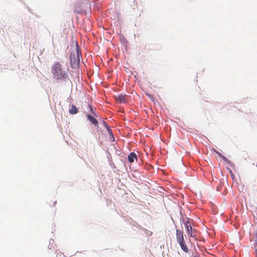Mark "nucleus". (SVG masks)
Here are the masks:
<instances>
[{"mask_svg":"<svg viewBox=\"0 0 257 257\" xmlns=\"http://www.w3.org/2000/svg\"><path fill=\"white\" fill-rule=\"evenodd\" d=\"M70 51L69 64L71 68L76 70V75L79 78L81 66L80 61L82 58L81 48L77 41L74 42L73 40H72Z\"/></svg>","mask_w":257,"mask_h":257,"instance_id":"f257e3e1","label":"nucleus"},{"mask_svg":"<svg viewBox=\"0 0 257 257\" xmlns=\"http://www.w3.org/2000/svg\"><path fill=\"white\" fill-rule=\"evenodd\" d=\"M62 65L59 62H55L51 66V72L53 78L56 82H62L64 85L68 88H72L73 84L71 80L68 77V74L62 69Z\"/></svg>","mask_w":257,"mask_h":257,"instance_id":"f03ea898","label":"nucleus"},{"mask_svg":"<svg viewBox=\"0 0 257 257\" xmlns=\"http://www.w3.org/2000/svg\"><path fill=\"white\" fill-rule=\"evenodd\" d=\"M89 112H85V117L88 121L90 122V124L93 125L97 128H99V122L97 118L98 117V114L96 112L94 106L88 104Z\"/></svg>","mask_w":257,"mask_h":257,"instance_id":"7ed1b4c3","label":"nucleus"},{"mask_svg":"<svg viewBox=\"0 0 257 257\" xmlns=\"http://www.w3.org/2000/svg\"><path fill=\"white\" fill-rule=\"evenodd\" d=\"M90 7L88 0H78L75 4L74 11L77 14L86 15L90 11Z\"/></svg>","mask_w":257,"mask_h":257,"instance_id":"20e7f679","label":"nucleus"},{"mask_svg":"<svg viewBox=\"0 0 257 257\" xmlns=\"http://www.w3.org/2000/svg\"><path fill=\"white\" fill-rule=\"evenodd\" d=\"M171 219L173 221V223H175L174 220L172 217H171ZM175 226L176 227V236L177 242L180 243L181 242L185 241L184 234L183 230L177 228V226L176 225H175Z\"/></svg>","mask_w":257,"mask_h":257,"instance_id":"39448f33","label":"nucleus"},{"mask_svg":"<svg viewBox=\"0 0 257 257\" xmlns=\"http://www.w3.org/2000/svg\"><path fill=\"white\" fill-rule=\"evenodd\" d=\"M185 228L186 233L189 237H192L194 238L195 239H197L196 234L194 233L196 230L194 228H193L191 224L190 225H186Z\"/></svg>","mask_w":257,"mask_h":257,"instance_id":"423d86ee","label":"nucleus"},{"mask_svg":"<svg viewBox=\"0 0 257 257\" xmlns=\"http://www.w3.org/2000/svg\"><path fill=\"white\" fill-rule=\"evenodd\" d=\"M68 111L70 114L74 115L79 111V107H77L73 104H70Z\"/></svg>","mask_w":257,"mask_h":257,"instance_id":"0eeeda50","label":"nucleus"},{"mask_svg":"<svg viewBox=\"0 0 257 257\" xmlns=\"http://www.w3.org/2000/svg\"><path fill=\"white\" fill-rule=\"evenodd\" d=\"M137 154L134 152H131L127 157L128 161L131 164L134 162L135 159H137Z\"/></svg>","mask_w":257,"mask_h":257,"instance_id":"6e6552de","label":"nucleus"},{"mask_svg":"<svg viewBox=\"0 0 257 257\" xmlns=\"http://www.w3.org/2000/svg\"><path fill=\"white\" fill-rule=\"evenodd\" d=\"M178 244L180 245V247L183 251L186 253H188L189 252V249L185 242V241L184 242H181L180 243H178Z\"/></svg>","mask_w":257,"mask_h":257,"instance_id":"1a4fd4ad","label":"nucleus"},{"mask_svg":"<svg viewBox=\"0 0 257 257\" xmlns=\"http://www.w3.org/2000/svg\"><path fill=\"white\" fill-rule=\"evenodd\" d=\"M120 42L125 48L126 47L128 41L123 35L120 36Z\"/></svg>","mask_w":257,"mask_h":257,"instance_id":"9d476101","label":"nucleus"},{"mask_svg":"<svg viewBox=\"0 0 257 257\" xmlns=\"http://www.w3.org/2000/svg\"><path fill=\"white\" fill-rule=\"evenodd\" d=\"M117 99L120 102L124 103L125 101V95L122 94H119L117 95Z\"/></svg>","mask_w":257,"mask_h":257,"instance_id":"9b49d317","label":"nucleus"},{"mask_svg":"<svg viewBox=\"0 0 257 257\" xmlns=\"http://www.w3.org/2000/svg\"><path fill=\"white\" fill-rule=\"evenodd\" d=\"M180 222H181V223H182L184 224V223L186 220L184 218L183 212H182V211L181 210H180Z\"/></svg>","mask_w":257,"mask_h":257,"instance_id":"f8f14e48","label":"nucleus"},{"mask_svg":"<svg viewBox=\"0 0 257 257\" xmlns=\"http://www.w3.org/2000/svg\"><path fill=\"white\" fill-rule=\"evenodd\" d=\"M223 182L220 181L219 184L217 186L216 190L219 192H221V189L223 187Z\"/></svg>","mask_w":257,"mask_h":257,"instance_id":"ddd939ff","label":"nucleus"},{"mask_svg":"<svg viewBox=\"0 0 257 257\" xmlns=\"http://www.w3.org/2000/svg\"><path fill=\"white\" fill-rule=\"evenodd\" d=\"M225 162L226 164L229 165L231 168H234L235 167V165L232 162H231L229 159H227V160L225 161Z\"/></svg>","mask_w":257,"mask_h":257,"instance_id":"4468645a","label":"nucleus"},{"mask_svg":"<svg viewBox=\"0 0 257 257\" xmlns=\"http://www.w3.org/2000/svg\"><path fill=\"white\" fill-rule=\"evenodd\" d=\"M225 162L226 164L229 165L231 168H234L235 167V165L232 162H231L229 159H227V160L225 161Z\"/></svg>","mask_w":257,"mask_h":257,"instance_id":"2eb2a0df","label":"nucleus"},{"mask_svg":"<svg viewBox=\"0 0 257 257\" xmlns=\"http://www.w3.org/2000/svg\"><path fill=\"white\" fill-rule=\"evenodd\" d=\"M109 141L111 142H113L115 141V137L113 135V134H110L109 135Z\"/></svg>","mask_w":257,"mask_h":257,"instance_id":"dca6fc26","label":"nucleus"},{"mask_svg":"<svg viewBox=\"0 0 257 257\" xmlns=\"http://www.w3.org/2000/svg\"><path fill=\"white\" fill-rule=\"evenodd\" d=\"M147 96L152 101H153L154 102H155L156 101V99L155 98H154V97L151 94H150V93H147Z\"/></svg>","mask_w":257,"mask_h":257,"instance_id":"f3484780","label":"nucleus"},{"mask_svg":"<svg viewBox=\"0 0 257 257\" xmlns=\"http://www.w3.org/2000/svg\"><path fill=\"white\" fill-rule=\"evenodd\" d=\"M106 126L107 127H106V128H105V129H106V131L108 132V135H109L110 134H113L110 127L109 125H107Z\"/></svg>","mask_w":257,"mask_h":257,"instance_id":"a211bd4d","label":"nucleus"},{"mask_svg":"<svg viewBox=\"0 0 257 257\" xmlns=\"http://www.w3.org/2000/svg\"><path fill=\"white\" fill-rule=\"evenodd\" d=\"M226 170L228 171L232 179L234 180V178L235 177V176H234L232 171H231V170L230 168H229L228 167H226Z\"/></svg>","mask_w":257,"mask_h":257,"instance_id":"6ab92c4d","label":"nucleus"},{"mask_svg":"<svg viewBox=\"0 0 257 257\" xmlns=\"http://www.w3.org/2000/svg\"><path fill=\"white\" fill-rule=\"evenodd\" d=\"M253 244H254L253 248H254L255 251L256 252H257V237H255V239L254 240V242Z\"/></svg>","mask_w":257,"mask_h":257,"instance_id":"aec40b11","label":"nucleus"},{"mask_svg":"<svg viewBox=\"0 0 257 257\" xmlns=\"http://www.w3.org/2000/svg\"><path fill=\"white\" fill-rule=\"evenodd\" d=\"M106 153L108 154V156L107 157V158L108 159V161L109 162H110V159H111L110 153L107 150H106Z\"/></svg>","mask_w":257,"mask_h":257,"instance_id":"412c9836","label":"nucleus"},{"mask_svg":"<svg viewBox=\"0 0 257 257\" xmlns=\"http://www.w3.org/2000/svg\"><path fill=\"white\" fill-rule=\"evenodd\" d=\"M215 153H216V154H217V155H218L220 158H221V157L222 156H223V155L222 154H221V153L220 152H219L218 151H215Z\"/></svg>","mask_w":257,"mask_h":257,"instance_id":"4be33fe9","label":"nucleus"},{"mask_svg":"<svg viewBox=\"0 0 257 257\" xmlns=\"http://www.w3.org/2000/svg\"><path fill=\"white\" fill-rule=\"evenodd\" d=\"M191 224L189 220H186L184 223V226L185 227L186 225H190Z\"/></svg>","mask_w":257,"mask_h":257,"instance_id":"5701e85b","label":"nucleus"},{"mask_svg":"<svg viewBox=\"0 0 257 257\" xmlns=\"http://www.w3.org/2000/svg\"><path fill=\"white\" fill-rule=\"evenodd\" d=\"M221 158L222 159V160L224 161V162H225V161L227 160V158L225 156H222L221 157Z\"/></svg>","mask_w":257,"mask_h":257,"instance_id":"b1692460","label":"nucleus"},{"mask_svg":"<svg viewBox=\"0 0 257 257\" xmlns=\"http://www.w3.org/2000/svg\"><path fill=\"white\" fill-rule=\"evenodd\" d=\"M102 124H103V125H104V127H105V128H106V127H107L106 126H107V125H108L107 124V123H106L105 121H104V120H103V121H102Z\"/></svg>","mask_w":257,"mask_h":257,"instance_id":"393cba45","label":"nucleus"},{"mask_svg":"<svg viewBox=\"0 0 257 257\" xmlns=\"http://www.w3.org/2000/svg\"><path fill=\"white\" fill-rule=\"evenodd\" d=\"M109 165L111 166V167H115L114 164L112 162H110Z\"/></svg>","mask_w":257,"mask_h":257,"instance_id":"a878e982","label":"nucleus"},{"mask_svg":"<svg viewBox=\"0 0 257 257\" xmlns=\"http://www.w3.org/2000/svg\"><path fill=\"white\" fill-rule=\"evenodd\" d=\"M50 241V244H53V243H54V239H52V238H51V239H50V241Z\"/></svg>","mask_w":257,"mask_h":257,"instance_id":"bb28decb","label":"nucleus"},{"mask_svg":"<svg viewBox=\"0 0 257 257\" xmlns=\"http://www.w3.org/2000/svg\"><path fill=\"white\" fill-rule=\"evenodd\" d=\"M27 8L29 12H30L31 13H33L32 12V10L30 8H29V7L27 6Z\"/></svg>","mask_w":257,"mask_h":257,"instance_id":"cd10ccee","label":"nucleus"},{"mask_svg":"<svg viewBox=\"0 0 257 257\" xmlns=\"http://www.w3.org/2000/svg\"><path fill=\"white\" fill-rule=\"evenodd\" d=\"M22 70H23L22 73L24 74V73L26 72V71H25V69L24 68H22Z\"/></svg>","mask_w":257,"mask_h":257,"instance_id":"c85d7f7f","label":"nucleus"},{"mask_svg":"<svg viewBox=\"0 0 257 257\" xmlns=\"http://www.w3.org/2000/svg\"><path fill=\"white\" fill-rule=\"evenodd\" d=\"M52 245H51V246H50V244H49V245L48 246V248H49L50 249H51V248H52Z\"/></svg>","mask_w":257,"mask_h":257,"instance_id":"c756f323","label":"nucleus"},{"mask_svg":"<svg viewBox=\"0 0 257 257\" xmlns=\"http://www.w3.org/2000/svg\"><path fill=\"white\" fill-rule=\"evenodd\" d=\"M255 237H257V231H256L255 233Z\"/></svg>","mask_w":257,"mask_h":257,"instance_id":"7c9ffc66","label":"nucleus"},{"mask_svg":"<svg viewBox=\"0 0 257 257\" xmlns=\"http://www.w3.org/2000/svg\"><path fill=\"white\" fill-rule=\"evenodd\" d=\"M57 203V201H55L54 202V206H55V204Z\"/></svg>","mask_w":257,"mask_h":257,"instance_id":"2f4dec72","label":"nucleus"},{"mask_svg":"<svg viewBox=\"0 0 257 257\" xmlns=\"http://www.w3.org/2000/svg\"><path fill=\"white\" fill-rule=\"evenodd\" d=\"M212 151H213L214 152H215V151H217V150H215V149H212Z\"/></svg>","mask_w":257,"mask_h":257,"instance_id":"473e14b6","label":"nucleus"},{"mask_svg":"<svg viewBox=\"0 0 257 257\" xmlns=\"http://www.w3.org/2000/svg\"><path fill=\"white\" fill-rule=\"evenodd\" d=\"M182 161L183 164L184 165L183 159H182Z\"/></svg>","mask_w":257,"mask_h":257,"instance_id":"72a5a7b5","label":"nucleus"},{"mask_svg":"<svg viewBox=\"0 0 257 257\" xmlns=\"http://www.w3.org/2000/svg\"><path fill=\"white\" fill-rule=\"evenodd\" d=\"M19 69H21V67L19 65Z\"/></svg>","mask_w":257,"mask_h":257,"instance_id":"f704fd0d","label":"nucleus"},{"mask_svg":"<svg viewBox=\"0 0 257 257\" xmlns=\"http://www.w3.org/2000/svg\"><path fill=\"white\" fill-rule=\"evenodd\" d=\"M256 167H257V164H256Z\"/></svg>","mask_w":257,"mask_h":257,"instance_id":"c9c22d12","label":"nucleus"}]
</instances>
